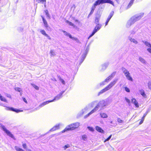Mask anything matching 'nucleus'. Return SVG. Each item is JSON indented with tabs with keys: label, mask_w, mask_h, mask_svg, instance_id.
<instances>
[{
	"label": "nucleus",
	"mask_w": 151,
	"mask_h": 151,
	"mask_svg": "<svg viewBox=\"0 0 151 151\" xmlns=\"http://www.w3.org/2000/svg\"><path fill=\"white\" fill-rule=\"evenodd\" d=\"M50 54L51 57L54 56L56 55L55 51L53 50H50Z\"/></svg>",
	"instance_id": "nucleus-21"
},
{
	"label": "nucleus",
	"mask_w": 151,
	"mask_h": 151,
	"mask_svg": "<svg viewBox=\"0 0 151 151\" xmlns=\"http://www.w3.org/2000/svg\"><path fill=\"white\" fill-rule=\"evenodd\" d=\"M122 70L127 79L129 81L132 82L133 81V79L129 71L124 67L122 68Z\"/></svg>",
	"instance_id": "nucleus-5"
},
{
	"label": "nucleus",
	"mask_w": 151,
	"mask_h": 151,
	"mask_svg": "<svg viewBox=\"0 0 151 151\" xmlns=\"http://www.w3.org/2000/svg\"><path fill=\"white\" fill-rule=\"evenodd\" d=\"M97 25L95 27L93 31L95 32L96 33L97 31L99 30L101 28V25L100 24H96Z\"/></svg>",
	"instance_id": "nucleus-15"
},
{
	"label": "nucleus",
	"mask_w": 151,
	"mask_h": 151,
	"mask_svg": "<svg viewBox=\"0 0 151 151\" xmlns=\"http://www.w3.org/2000/svg\"><path fill=\"white\" fill-rule=\"evenodd\" d=\"M126 101L128 103H129L130 102V100L127 98L125 97V98Z\"/></svg>",
	"instance_id": "nucleus-53"
},
{
	"label": "nucleus",
	"mask_w": 151,
	"mask_h": 151,
	"mask_svg": "<svg viewBox=\"0 0 151 151\" xmlns=\"http://www.w3.org/2000/svg\"><path fill=\"white\" fill-rule=\"evenodd\" d=\"M15 90L17 91L20 92L21 91V89L19 88L16 87L15 88Z\"/></svg>",
	"instance_id": "nucleus-44"
},
{
	"label": "nucleus",
	"mask_w": 151,
	"mask_h": 151,
	"mask_svg": "<svg viewBox=\"0 0 151 151\" xmlns=\"http://www.w3.org/2000/svg\"><path fill=\"white\" fill-rule=\"evenodd\" d=\"M99 19H100V17H96L95 22V23L96 24H99Z\"/></svg>",
	"instance_id": "nucleus-32"
},
{
	"label": "nucleus",
	"mask_w": 151,
	"mask_h": 151,
	"mask_svg": "<svg viewBox=\"0 0 151 151\" xmlns=\"http://www.w3.org/2000/svg\"><path fill=\"white\" fill-rule=\"evenodd\" d=\"M111 136H112V135H111L107 138L106 139L104 140V142H105L106 141H109L110 139V138H111Z\"/></svg>",
	"instance_id": "nucleus-46"
},
{
	"label": "nucleus",
	"mask_w": 151,
	"mask_h": 151,
	"mask_svg": "<svg viewBox=\"0 0 151 151\" xmlns=\"http://www.w3.org/2000/svg\"><path fill=\"white\" fill-rule=\"evenodd\" d=\"M0 105L6 107V108L5 109L7 110L12 111L16 112L17 113H19V112H21L23 111L22 110L14 109L12 107H6L4 104H1Z\"/></svg>",
	"instance_id": "nucleus-7"
},
{
	"label": "nucleus",
	"mask_w": 151,
	"mask_h": 151,
	"mask_svg": "<svg viewBox=\"0 0 151 151\" xmlns=\"http://www.w3.org/2000/svg\"><path fill=\"white\" fill-rule=\"evenodd\" d=\"M101 117L103 118H106L108 117L107 115L104 113H100Z\"/></svg>",
	"instance_id": "nucleus-22"
},
{
	"label": "nucleus",
	"mask_w": 151,
	"mask_h": 151,
	"mask_svg": "<svg viewBox=\"0 0 151 151\" xmlns=\"http://www.w3.org/2000/svg\"><path fill=\"white\" fill-rule=\"evenodd\" d=\"M109 65L108 63H105L102 65L101 66V69L102 70H105Z\"/></svg>",
	"instance_id": "nucleus-20"
},
{
	"label": "nucleus",
	"mask_w": 151,
	"mask_h": 151,
	"mask_svg": "<svg viewBox=\"0 0 151 151\" xmlns=\"http://www.w3.org/2000/svg\"><path fill=\"white\" fill-rule=\"evenodd\" d=\"M117 121L119 123H123V121L121 119L119 118H118L117 119Z\"/></svg>",
	"instance_id": "nucleus-43"
},
{
	"label": "nucleus",
	"mask_w": 151,
	"mask_h": 151,
	"mask_svg": "<svg viewBox=\"0 0 151 151\" xmlns=\"http://www.w3.org/2000/svg\"><path fill=\"white\" fill-rule=\"evenodd\" d=\"M22 147L23 148L25 149L26 150L27 149V145L26 143H23L22 145Z\"/></svg>",
	"instance_id": "nucleus-45"
},
{
	"label": "nucleus",
	"mask_w": 151,
	"mask_h": 151,
	"mask_svg": "<svg viewBox=\"0 0 151 151\" xmlns=\"http://www.w3.org/2000/svg\"><path fill=\"white\" fill-rule=\"evenodd\" d=\"M0 100L3 101L4 102L7 103L8 101L3 96H2L1 94L0 93Z\"/></svg>",
	"instance_id": "nucleus-24"
},
{
	"label": "nucleus",
	"mask_w": 151,
	"mask_h": 151,
	"mask_svg": "<svg viewBox=\"0 0 151 151\" xmlns=\"http://www.w3.org/2000/svg\"><path fill=\"white\" fill-rule=\"evenodd\" d=\"M1 128L4 130V131L10 137L14 138V136L10 132L7 130L5 127L4 126H1Z\"/></svg>",
	"instance_id": "nucleus-9"
},
{
	"label": "nucleus",
	"mask_w": 151,
	"mask_h": 151,
	"mask_svg": "<svg viewBox=\"0 0 151 151\" xmlns=\"http://www.w3.org/2000/svg\"><path fill=\"white\" fill-rule=\"evenodd\" d=\"M134 22H135L131 17L127 22L126 24V26L127 27L129 28Z\"/></svg>",
	"instance_id": "nucleus-12"
},
{
	"label": "nucleus",
	"mask_w": 151,
	"mask_h": 151,
	"mask_svg": "<svg viewBox=\"0 0 151 151\" xmlns=\"http://www.w3.org/2000/svg\"><path fill=\"white\" fill-rule=\"evenodd\" d=\"M105 82H106V81H105V80H104V81L100 83V86H103V85H105Z\"/></svg>",
	"instance_id": "nucleus-49"
},
{
	"label": "nucleus",
	"mask_w": 151,
	"mask_h": 151,
	"mask_svg": "<svg viewBox=\"0 0 151 151\" xmlns=\"http://www.w3.org/2000/svg\"><path fill=\"white\" fill-rule=\"evenodd\" d=\"M105 80V81H106V82L107 83L109 81L111 80L108 77Z\"/></svg>",
	"instance_id": "nucleus-50"
},
{
	"label": "nucleus",
	"mask_w": 151,
	"mask_h": 151,
	"mask_svg": "<svg viewBox=\"0 0 151 151\" xmlns=\"http://www.w3.org/2000/svg\"><path fill=\"white\" fill-rule=\"evenodd\" d=\"M132 101L136 107H139L138 104L135 99L133 98L132 99Z\"/></svg>",
	"instance_id": "nucleus-19"
},
{
	"label": "nucleus",
	"mask_w": 151,
	"mask_h": 151,
	"mask_svg": "<svg viewBox=\"0 0 151 151\" xmlns=\"http://www.w3.org/2000/svg\"><path fill=\"white\" fill-rule=\"evenodd\" d=\"M106 105V103L104 100L101 101L87 115L84 116V118H86L89 116L90 115L97 111L99 108L102 109Z\"/></svg>",
	"instance_id": "nucleus-2"
},
{
	"label": "nucleus",
	"mask_w": 151,
	"mask_h": 151,
	"mask_svg": "<svg viewBox=\"0 0 151 151\" xmlns=\"http://www.w3.org/2000/svg\"><path fill=\"white\" fill-rule=\"evenodd\" d=\"M147 50L151 54V47L147 48Z\"/></svg>",
	"instance_id": "nucleus-51"
},
{
	"label": "nucleus",
	"mask_w": 151,
	"mask_h": 151,
	"mask_svg": "<svg viewBox=\"0 0 151 151\" xmlns=\"http://www.w3.org/2000/svg\"><path fill=\"white\" fill-rule=\"evenodd\" d=\"M32 86L35 88L36 90H38L39 89V87L36 85H35L34 84H32Z\"/></svg>",
	"instance_id": "nucleus-40"
},
{
	"label": "nucleus",
	"mask_w": 151,
	"mask_h": 151,
	"mask_svg": "<svg viewBox=\"0 0 151 151\" xmlns=\"http://www.w3.org/2000/svg\"><path fill=\"white\" fill-rule=\"evenodd\" d=\"M66 22L69 24V25L72 26L74 27H75V25H74V24L72 23L71 22H70L68 21H67Z\"/></svg>",
	"instance_id": "nucleus-38"
},
{
	"label": "nucleus",
	"mask_w": 151,
	"mask_h": 151,
	"mask_svg": "<svg viewBox=\"0 0 151 151\" xmlns=\"http://www.w3.org/2000/svg\"><path fill=\"white\" fill-rule=\"evenodd\" d=\"M62 32H63L64 33V35H65V36H68V37H69V38H71L72 36L70 34L66 32L64 30H62Z\"/></svg>",
	"instance_id": "nucleus-26"
},
{
	"label": "nucleus",
	"mask_w": 151,
	"mask_h": 151,
	"mask_svg": "<svg viewBox=\"0 0 151 151\" xmlns=\"http://www.w3.org/2000/svg\"><path fill=\"white\" fill-rule=\"evenodd\" d=\"M90 106H87L83 109L81 111H80L78 114V117H80L82 115L84 114L87 112V111L89 109Z\"/></svg>",
	"instance_id": "nucleus-10"
},
{
	"label": "nucleus",
	"mask_w": 151,
	"mask_h": 151,
	"mask_svg": "<svg viewBox=\"0 0 151 151\" xmlns=\"http://www.w3.org/2000/svg\"><path fill=\"white\" fill-rule=\"evenodd\" d=\"M114 12L113 11L111 12L110 13V14H109V16L108 17L111 18V17H112V16H113V15L114 14Z\"/></svg>",
	"instance_id": "nucleus-39"
},
{
	"label": "nucleus",
	"mask_w": 151,
	"mask_h": 151,
	"mask_svg": "<svg viewBox=\"0 0 151 151\" xmlns=\"http://www.w3.org/2000/svg\"><path fill=\"white\" fill-rule=\"evenodd\" d=\"M134 2V1L133 0H131L127 6V7L128 8H129L133 4V2Z\"/></svg>",
	"instance_id": "nucleus-34"
},
{
	"label": "nucleus",
	"mask_w": 151,
	"mask_h": 151,
	"mask_svg": "<svg viewBox=\"0 0 151 151\" xmlns=\"http://www.w3.org/2000/svg\"><path fill=\"white\" fill-rule=\"evenodd\" d=\"M59 80L61 82L62 84L65 85V82L64 80L61 78L60 77H59Z\"/></svg>",
	"instance_id": "nucleus-37"
},
{
	"label": "nucleus",
	"mask_w": 151,
	"mask_h": 151,
	"mask_svg": "<svg viewBox=\"0 0 151 151\" xmlns=\"http://www.w3.org/2000/svg\"><path fill=\"white\" fill-rule=\"evenodd\" d=\"M147 113H146L145 114L143 115V117H142V118H144V119H145V117L146 116V115H147Z\"/></svg>",
	"instance_id": "nucleus-56"
},
{
	"label": "nucleus",
	"mask_w": 151,
	"mask_h": 151,
	"mask_svg": "<svg viewBox=\"0 0 151 151\" xmlns=\"http://www.w3.org/2000/svg\"><path fill=\"white\" fill-rule=\"evenodd\" d=\"M111 19V18H109V17H108V18H107V20H106V21H107V22H109V20H110V19Z\"/></svg>",
	"instance_id": "nucleus-58"
},
{
	"label": "nucleus",
	"mask_w": 151,
	"mask_h": 151,
	"mask_svg": "<svg viewBox=\"0 0 151 151\" xmlns=\"http://www.w3.org/2000/svg\"><path fill=\"white\" fill-rule=\"evenodd\" d=\"M148 86L149 89H151V81H150L148 83Z\"/></svg>",
	"instance_id": "nucleus-42"
},
{
	"label": "nucleus",
	"mask_w": 151,
	"mask_h": 151,
	"mask_svg": "<svg viewBox=\"0 0 151 151\" xmlns=\"http://www.w3.org/2000/svg\"><path fill=\"white\" fill-rule=\"evenodd\" d=\"M51 101V100H49L48 101L45 102H44L40 104L37 107V108L34 109H33L32 110L30 111V112H32L34 111H35L37 110H38L41 107L44 106L45 105L48 104L49 103H50L52 102V101Z\"/></svg>",
	"instance_id": "nucleus-6"
},
{
	"label": "nucleus",
	"mask_w": 151,
	"mask_h": 151,
	"mask_svg": "<svg viewBox=\"0 0 151 151\" xmlns=\"http://www.w3.org/2000/svg\"><path fill=\"white\" fill-rule=\"evenodd\" d=\"M108 23V22L106 21V24H105V26H106L107 25Z\"/></svg>",
	"instance_id": "nucleus-61"
},
{
	"label": "nucleus",
	"mask_w": 151,
	"mask_h": 151,
	"mask_svg": "<svg viewBox=\"0 0 151 151\" xmlns=\"http://www.w3.org/2000/svg\"><path fill=\"white\" fill-rule=\"evenodd\" d=\"M87 128L91 132H93L94 131V129L92 127H87Z\"/></svg>",
	"instance_id": "nucleus-35"
},
{
	"label": "nucleus",
	"mask_w": 151,
	"mask_h": 151,
	"mask_svg": "<svg viewBox=\"0 0 151 151\" xmlns=\"http://www.w3.org/2000/svg\"><path fill=\"white\" fill-rule=\"evenodd\" d=\"M116 74L115 72H114L112 73L108 77L111 80L114 76Z\"/></svg>",
	"instance_id": "nucleus-29"
},
{
	"label": "nucleus",
	"mask_w": 151,
	"mask_h": 151,
	"mask_svg": "<svg viewBox=\"0 0 151 151\" xmlns=\"http://www.w3.org/2000/svg\"><path fill=\"white\" fill-rule=\"evenodd\" d=\"M124 88L125 89V90L126 91H127V92H130V91L129 88L126 87H125Z\"/></svg>",
	"instance_id": "nucleus-47"
},
{
	"label": "nucleus",
	"mask_w": 151,
	"mask_h": 151,
	"mask_svg": "<svg viewBox=\"0 0 151 151\" xmlns=\"http://www.w3.org/2000/svg\"><path fill=\"white\" fill-rule=\"evenodd\" d=\"M135 33V32H131V33L132 34H134Z\"/></svg>",
	"instance_id": "nucleus-63"
},
{
	"label": "nucleus",
	"mask_w": 151,
	"mask_h": 151,
	"mask_svg": "<svg viewBox=\"0 0 151 151\" xmlns=\"http://www.w3.org/2000/svg\"><path fill=\"white\" fill-rule=\"evenodd\" d=\"M95 33H96L95 32H94V31H93L92 34L90 35V36L88 37V39H89L90 37H92L95 34Z\"/></svg>",
	"instance_id": "nucleus-48"
},
{
	"label": "nucleus",
	"mask_w": 151,
	"mask_h": 151,
	"mask_svg": "<svg viewBox=\"0 0 151 151\" xmlns=\"http://www.w3.org/2000/svg\"><path fill=\"white\" fill-rule=\"evenodd\" d=\"M128 39L130 42H133L135 44H137L138 43V42L135 39L130 37H128Z\"/></svg>",
	"instance_id": "nucleus-18"
},
{
	"label": "nucleus",
	"mask_w": 151,
	"mask_h": 151,
	"mask_svg": "<svg viewBox=\"0 0 151 151\" xmlns=\"http://www.w3.org/2000/svg\"><path fill=\"white\" fill-rule=\"evenodd\" d=\"M14 148L17 151H24L22 149L19 148L18 146H16Z\"/></svg>",
	"instance_id": "nucleus-30"
},
{
	"label": "nucleus",
	"mask_w": 151,
	"mask_h": 151,
	"mask_svg": "<svg viewBox=\"0 0 151 151\" xmlns=\"http://www.w3.org/2000/svg\"><path fill=\"white\" fill-rule=\"evenodd\" d=\"M36 1L38 3H41L45 4V6L46 0H37Z\"/></svg>",
	"instance_id": "nucleus-28"
},
{
	"label": "nucleus",
	"mask_w": 151,
	"mask_h": 151,
	"mask_svg": "<svg viewBox=\"0 0 151 151\" xmlns=\"http://www.w3.org/2000/svg\"><path fill=\"white\" fill-rule=\"evenodd\" d=\"M118 81L117 79H114L106 87L101 90L99 93V95L102 94L111 89L116 83Z\"/></svg>",
	"instance_id": "nucleus-3"
},
{
	"label": "nucleus",
	"mask_w": 151,
	"mask_h": 151,
	"mask_svg": "<svg viewBox=\"0 0 151 151\" xmlns=\"http://www.w3.org/2000/svg\"><path fill=\"white\" fill-rule=\"evenodd\" d=\"M80 126V123L76 122L70 124L67 126L62 131V133H64L66 131L69 130H72Z\"/></svg>",
	"instance_id": "nucleus-4"
},
{
	"label": "nucleus",
	"mask_w": 151,
	"mask_h": 151,
	"mask_svg": "<svg viewBox=\"0 0 151 151\" xmlns=\"http://www.w3.org/2000/svg\"><path fill=\"white\" fill-rule=\"evenodd\" d=\"M63 93V92L61 93H60L57 96H56L53 99L51 100L53 101H52V102L54 101H55L58 100H59V99H60V98H61L62 96V95Z\"/></svg>",
	"instance_id": "nucleus-14"
},
{
	"label": "nucleus",
	"mask_w": 151,
	"mask_h": 151,
	"mask_svg": "<svg viewBox=\"0 0 151 151\" xmlns=\"http://www.w3.org/2000/svg\"><path fill=\"white\" fill-rule=\"evenodd\" d=\"M144 118H142V119L140 121L139 124H141L143 122V121H144Z\"/></svg>",
	"instance_id": "nucleus-52"
},
{
	"label": "nucleus",
	"mask_w": 151,
	"mask_h": 151,
	"mask_svg": "<svg viewBox=\"0 0 151 151\" xmlns=\"http://www.w3.org/2000/svg\"><path fill=\"white\" fill-rule=\"evenodd\" d=\"M70 38L72 39V40H75L77 42H79V40L76 37H73L71 36V38Z\"/></svg>",
	"instance_id": "nucleus-36"
},
{
	"label": "nucleus",
	"mask_w": 151,
	"mask_h": 151,
	"mask_svg": "<svg viewBox=\"0 0 151 151\" xmlns=\"http://www.w3.org/2000/svg\"><path fill=\"white\" fill-rule=\"evenodd\" d=\"M111 19V18H109V17H108V18H107V20H106V21H107V22H109V20H110V19Z\"/></svg>",
	"instance_id": "nucleus-57"
},
{
	"label": "nucleus",
	"mask_w": 151,
	"mask_h": 151,
	"mask_svg": "<svg viewBox=\"0 0 151 151\" xmlns=\"http://www.w3.org/2000/svg\"><path fill=\"white\" fill-rule=\"evenodd\" d=\"M106 3H109L114 6V2L110 0H97L92 6L89 15H91L93 13L97 6Z\"/></svg>",
	"instance_id": "nucleus-1"
},
{
	"label": "nucleus",
	"mask_w": 151,
	"mask_h": 151,
	"mask_svg": "<svg viewBox=\"0 0 151 151\" xmlns=\"http://www.w3.org/2000/svg\"><path fill=\"white\" fill-rule=\"evenodd\" d=\"M70 147V145L68 144H67L64 145L63 148L65 150H66L67 148H69Z\"/></svg>",
	"instance_id": "nucleus-41"
},
{
	"label": "nucleus",
	"mask_w": 151,
	"mask_h": 151,
	"mask_svg": "<svg viewBox=\"0 0 151 151\" xmlns=\"http://www.w3.org/2000/svg\"><path fill=\"white\" fill-rule=\"evenodd\" d=\"M142 42L144 43L145 45L147 47H151V45L150 42L146 41H142Z\"/></svg>",
	"instance_id": "nucleus-23"
},
{
	"label": "nucleus",
	"mask_w": 151,
	"mask_h": 151,
	"mask_svg": "<svg viewBox=\"0 0 151 151\" xmlns=\"http://www.w3.org/2000/svg\"><path fill=\"white\" fill-rule=\"evenodd\" d=\"M139 60L143 64H145L146 63V62L145 60L143 58L141 57L139 58Z\"/></svg>",
	"instance_id": "nucleus-25"
},
{
	"label": "nucleus",
	"mask_w": 151,
	"mask_h": 151,
	"mask_svg": "<svg viewBox=\"0 0 151 151\" xmlns=\"http://www.w3.org/2000/svg\"><path fill=\"white\" fill-rule=\"evenodd\" d=\"M41 17L42 19L43 22L44 23V25L45 27V28H47L48 27V25L46 20L44 18L43 16H42Z\"/></svg>",
	"instance_id": "nucleus-17"
},
{
	"label": "nucleus",
	"mask_w": 151,
	"mask_h": 151,
	"mask_svg": "<svg viewBox=\"0 0 151 151\" xmlns=\"http://www.w3.org/2000/svg\"><path fill=\"white\" fill-rule=\"evenodd\" d=\"M96 129L99 132H100L102 133H104V130L102 129L99 126H96L95 127Z\"/></svg>",
	"instance_id": "nucleus-16"
},
{
	"label": "nucleus",
	"mask_w": 151,
	"mask_h": 151,
	"mask_svg": "<svg viewBox=\"0 0 151 151\" xmlns=\"http://www.w3.org/2000/svg\"><path fill=\"white\" fill-rule=\"evenodd\" d=\"M45 13L47 17L49 19L50 18V16L48 13V12L47 10H46L45 11Z\"/></svg>",
	"instance_id": "nucleus-31"
},
{
	"label": "nucleus",
	"mask_w": 151,
	"mask_h": 151,
	"mask_svg": "<svg viewBox=\"0 0 151 151\" xmlns=\"http://www.w3.org/2000/svg\"><path fill=\"white\" fill-rule=\"evenodd\" d=\"M40 33L45 36L48 39L50 40L51 38L50 36L46 33L45 31L43 29H40L39 30Z\"/></svg>",
	"instance_id": "nucleus-11"
},
{
	"label": "nucleus",
	"mask_w": 151,
	"mask_h": 151,
	"mask_svg": "<svg viewBox=\"0 0 151 151\" xmlns=\"http://www.w3.org/2000/svg\"><path fill=\"white\" fill-rule=\"evenodd\" d=\"M78 21V20H75L76 22H77Z\"/></svg>",
	"instance_id": "nucleus-64"
},
{
	"label": "nucleus",
	"mask_w": 151,
	"mask_h": 151,
	"mask_svg": "<svg viewBox=\"0 0 151 151\" xmlns=\"http://www.w3.org/2000/svg\"><path fill=\"white\" fill-rule=\"evenodd\" d=\"M61 125V124H59L54 126L52 128H51L50 130V131L52 132L55 131L59 129L60 126Z\"/></svg>",
	"instance_id": "nucleus-13"
},
{
	"label": "nucleus",
	"mask_w": 151,
	"mask_h": 151,
	"mask_svg": "<svg viewBox=\"0 0 151 151\" xmlns=\"http://www.w3.org/2000/svg\"><path fill=\"white\" fill-rule=\"evenodd\" d=\"M115 1H116V2L118 3H119V0H115Z\"/></svg>",
	"instance_id": "nucleus-62"
},
{
	"label": "nucleus",
	"mask_w": 151,
	"mask_h": 151,
	"mask_svg": "<svg viewBox=\"0 0 151 151\" xmlns=\"http://www.w3.org/2000/svg\"><path fill=\"white\" fill-rule=\"evenodd\" d=\"M144 13H140L137 15H135L132 17L134 22L140 19L144 16Z\"/></svg>",
	"instance_id": "nucleus-8"
},
{
	"label": "nucleus",
	"mask_w": 151,
	"mask_h": 151,
	"mask_svg": "<svg viewBox=\"0 0 151 151\" xmlns=\"http://www.w3.org/2000/svg\"><path fill=\"white\" fill-rule=\"evenodd\" d=\"M139 92L140 94L144 97H146V95L145 94L144 91L142 90L141 89L139 90Z\"/></svg>",
	"instance_id": "nucleus-27"
},
{
	"label": "nucleus",
	"mask_w": 151,
	"mask_h": 151,
	"mask_svg": "<svg viewBox=\"0 0 151 151\" xmlns=\"http://www.w3.org/2000/svg\"><path fill=\"white\" fill-rule=\"evenodd\" d=\"M6 96L7 97H8V98H11V96L10 94H7L6 95Z\"/></svg>",
	"instance_id": "nucleus-55"
},
{
	"label": "nucleus",
	"mask_w": 151,
	"mask_h": 151,
	"mask_svg": "<svg viewBox=\"0 0 151 151\" xmlns=\"http://www.w3.org/2000/svg\"><path fill=\"white\" fill-rule=\"evenodd\" d=\"M87 138V136L86 135H83L82 136V139L84 141H86Z\"/></svg>",
	"instance_id": "nucleus-33"
},
{
	"label": "nucleus",
	"mask_w": 151,
	"mask_h": 151,
	"mask_svg": "<svg viewBox=\"0 0 151 151\" xmlns=\"http://www.w3.org/2000/svg\"><path fill=\"white\" fill-rule=\"evenodd\" d=\"M111 19V18H109V17H108V18H107V20H106V21H107V22H109V20H110V19Z\"/></svg>",
	"instance_id": "nucleus-59"
},
{
	"label": "nucleus",
	"mask_w": 151,
	"mask_h": 151,
	"mask_svg": "<svg viewBox=\"0 0 151 151\" xmlns=\"http://www.w3.org/2000/svg\"><path fill=\"white\" fill-rule=\"evenodd\" d=\"M26 150H27V151H32L30 149H26Z\"/></svg>",
	"instance_id": "nucleus-60"
},
{
	"label": "nucleus",
	"mask_w": 151,
	"mask_h": 151,
	"mask_svg": "<svg viewBox=\"0 0 151 151\" xmlns=\"http://www.w3.org/2000/svg\"><path fill=\"white\" fill-rule=\"evenodd\" d=\"M23 101L26 104L27 103V102L26 99L25 98H23Z\"/></svg>",
	"instance_id": "nucleus-54"
}]
</instances>
